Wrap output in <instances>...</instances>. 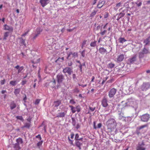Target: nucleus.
Returning <instances> with one entry per match:
<instances>
[{"label":"nucleus","mask_w":150,"mask_h":150,"mask_svg":"<svg viewBox=\"0 0 150 150\" xmlns=\"http://www.w3.org/2000/svg\"><path fill=\"white\" fill-rule=\"evenodd\" d=\"M107 125L108 129H112L115 128L117 123L114 119H110L108 120L107 122Z\"/></svg>","instance_id":"1"},{"label":"nucleus","mask_w":150,"mask_h":150,"mask_svg":"<svg viewBox=\"0 0 150 150\" xmlns=\"http://www.w3.org/2000/svg\"><path fill=\"white\" fill-rule=\"evenodd\" d=\"M150 53L149 50L146 48L145 46L142 51L139 53V57L140 59L143 58L144 57V54H147Z\"/></svg>","instance_id":"2"},{"label":"nucleus","mask_w":150,"mask_h":150,"mask_svg":"<svg viewBox=\"0 0 150 150\" xmlns=\"http://www.w3.org/2000/svg\"><path fill=\"white\" fill-rule=\"evenodd\" d=\"M150 88V83L144 82L141 86L140 89L142 91H146Z\"/></svg>","instance_id":"3"},{"label":"nucleus","mask_w":150,"mask_h":150,"mask_svg":"<svg viewBox=\"0 0 150 150\" xmlns=\"http://www.w3.org/2000/svg\"><path fill=\"white\" fill-rule=\"evenodd\" d=\"M57 82L58 83L57 86H60V84L62 83L64 80L65 79V77L61 73H59L57 76Z\"/></svg>","instance_id":"4"},{"label":"nucleus","mask_w":150,"mask_h":150,"mask_svg":"<svg viewBox=\"0 0 150 150\" xmlns=\"http://www.w3.org/2000/svg\"><path fill=\"white\" fill-rule=\"evenodd\" d=\"M139 118L142 122H146L148 121L150 118V115L147 113L145 114L140 116Z\"/></svg>","instance_id":"5"},{"label":"nucleus","mask_w":150,"mask_h":150,"mask_svg":"<svg viewBox=\"0 0 150 150\" xmlns=\"http://www.w3.org/2000/svg\"><path fill=\"white\" fill-rule=\"evenodd\" d=\"M117 90L114 88L111 89L108 92V96L110 98H113L115 95Z\"/></svg>","instance_id":"6"},{"label":"nucleus","mask_w":150,"mask_h":150,"mask_svg":"<svg viewBox=\"0 0 150 150\" xmlns=\"http://www.w3.org/2000/svg\"><path fill=\"white\" fill-rule=\"evenodd\" d=\"M63 72L64 73H67L69 75H70L73 72L72 68L69 67H66L63 69Z\"/></svg>","instance_id":"7"},{"label":"nucleus","mask_w":150,"mask_h":150,"mask_svg":"<svg viewBox=\"0 0 150 150\" xmlns=\"http://www.w3.org/2000/svg\"><path fill=\"white\" fill-rule=\"evenodd\" d=\"M144 145L145 144L143 141L141 143H139L137 147V150H145V148L144 147Z\"/></svg>","instance_id":"8"},{"label":"nucleus","mask_w":150,"mask_h":150,"mask_svg":"<svg viewBox=\"0 0 150 150\" xmlns=\"http://www.w3.org/2000/svg\"><path fill=\"white\" fill-rule=\"evenodd\" d=\"M108 101L107 98L105 97H104L103 98L102 101V104L103 106L105 108L107 107L108 105Z\"/></svg>","instance_id":"9"},{"label":"nucleus","mask_w":150,"mask_h":150,"mask_svg":"<svg viewBox=\"0 0 150 150\" xmlns=\"http://www.w3.org/2000/svg\"><path fill=\"white\" fill-rule=\"evenodd\" d=\"M40 2L42 7H44L50 3V1L49 0H40Z\"/></svg>","instance_id":"10"},{"label":"nucleus","mask_w":150,"mask_h":150,"mask_svg":"<svg viewBox=\"0 0 150 150\" xmlns=\"http://www.w3.org/2000/svg\"><path fill=\"white\" fill-rule=\"evenodd\" d=\"M75 145L79 148V150H80L81 149V146L83 144L82 142L78 140H76L75 141Z\"/></svg>","instance_id":"11"},{"label":"nucleus","mask_w":150,"mask_h":150,"mask_svg":"<svg viewBox=\"0 0 150 150\" xmlns=\"http://www.w3.org/2000/svg\"><path fill=\"white\" fill-rule=\"evenodd\" d=\"M137 60V56L134 55L132 57L129 59L128 60V62L130 64L134 63Z\"/></svg>","instance_id":"12"},{"label":"nucleus","mask_w":150,"mask_h":150,"mask_svg":"<svg viewBox=\"0 0 150 150\" xmlns=\"http://www.w3.org/2000/svg\"><path fill=\"white\" fill-rule=\"evenodd\" d=\"M125 15V13H120L119 14H117L114 17V18H115L116 16H117L116 20L118 21L120 18L123 17Z\"/></svg>","instance_id":"13"},{"label":"nucleus","mask_w":150,"mask_h":150,"mask_svg":"<svg viewBox=\"0 0 150 150\" xmlns=\"http://www.w3.org/2000/svg\"><path fill=\"white\" fill-rule=\"evenodd\" d=\"M16 106V104L14 101H12L11 102L10 104V109L11 110H13L15 108Z\"/></svg>","instance_id":"14"},{"label":"nucleus","mask_w":150,"mask_h":150,"mask_svg":"<svg viewBox=\"0 0 150 150\" xmlns=\"http://www.w3.org/2000/svg\"><path fill=\"white\" fill-rule=\"evenodd\" d=\"M18 39L19 40V43L20 44V45H24L25 46L26 44L25 43V40L23 39L22 37L18 38Z\"/></svg>","instance_id":"15"},{"label":"nucleus","mask_w":150,"mask_h":150,"mask_svg":"<svg viewBox=\"0 0 150 150\" xmlns=\"http://www.w3.org/2000/svg\"><path fill=\"white\" fill-rule=\"evenodd\" d=\"M99 51V53L102 54H104L105 53L107 52L106 50L103 47L100 48Z\"/></svg>","instance_id":"16"},{"label":"nucleus","mask_w":150,"mask_h":150,"mask_svg":"<svg viewBox=\"0 0 150 150\" xmlns=\"http://www.w3.org/2000/svg\"><path fill=\"white\" fill-rule=\"evenodd\" d=\"M4 30H7L11 31H13V28L12 27H10L6 24L4 25Z\"/></svg>","instance_id":"17"},{"label":"nucleus","mask_w":150,"mask_h":150,"mask_svg":"<svg viewBox=\"0 0 150 150\" xmlns=\"http://www.w3.org/2000/svg\"><path fill=\"white\" fill-rule=\"evenodd\" d=\"M27 120L29 121V122L25 123L24 124V125L21 127L22 128H24L25 127L27 128H29L30 126V122L29 119H27Z\"/></svg>","instance_id":"18"},{"label":"nucleus","mask_w":150,"mask_h":150,"mask_svg":"<svg viewBox=\"0 0 150 150\" xmlns=\"http://www.w3.org/2000/svg\"><path fill=\"white\" fill-rule=\"evenodd\" d=\"M66 112H61L59 113L57 116H56V117H64L66 114Z\"/></svg>","instance_id":"19"},{"label":"nucleus","mask_w":150,"mask_h":150,"mask_svg":"<svg viewBox=\"0 0 150 150\" xmlns=\"http://www.w3.org/2000/svg\"><path fill=\"white\" fill-rule=\"evenodd\" d=\"M38 140L40 141L38 142V148L40 149V146L42 145L43 142V141L42 140V138L40 135H38Z\"/></svg>","instance_id":"20"},{"label":"nucleus","mask_w":150,"mask_h":150,"mask_svg":"<svg viewBox=\"0 0 150 150\" xmlns=\"http://www.w3.org/2000/svg\"><path fill=\"white\" fill-rule=\"evenodd\" d=\"M62 101L61 100H57L54 101V105L55 107H57L59 106L61 104Z\"/></svg>","instance_id":"21"},{"label":"nucleus","mask_w":150,"mask_h":150,"mask_svg":"<svg viewBox=\"0 0 150 150\" xmlns=\"http://www.w3.org/2000/svg\"><path fill=\"white\" fill-rule=\"evenodd\" d=\"M15 68L17 69H18V74H19L20 72H21L24 68L23 67L21 66L20 67L18 65H17V66L15 67Z\"/></svg>","instance_id":"22"},{"label":"nucleus","mask_w":150,"mask_h":150,"mask_svg":"<svg viewBox=\"0 0 150 150\" xmlns=\"http://www.w3.org/2000/svg\"><path fill=\"white\" fill-rule=\"evenodd\" d=\"M105 3V1H102L101 2H99L97 5V7L99 8H101Z\"/></svg>","instance_id":"23"},{"label":"nucleus","mask_w":150,"mask_h":150,"mask_svg":"<svg viewBox=\"0 0 150 150\" xmlns=\"http://www.w3.org/2000/svg\"><path fill=\"white\" fill-rule=\"evenodd\" d=\"M69 53L70 56L72 55V57L74 58L77 57L78 56V53L76 52H69Z\"/></svg>","instance_id":"24"},{"label":"nucleus","mask_w":150,"mask_h":150,"mask_svg":"<svg viewBox=\"0 0 150 150\" xmlns=\"http://www.w3.org/2000/svg\"><path fill=\"white\" fill-rule=\"evenodd\" d=\"M13 147L15 149V150H20L21 149L19 144H18L16 143L14 144Z\"/></svg>","instance_id":"25"},{"label":"nucleus","mask_w":150,"mask_h":150,"mask_svg":"<svg viewBox=\"0 0 150 150\" xmlns=\"http://www.w3.org/2000/svg\"><path fill=\"white\" fill-rule=\"evenodd\" d=\"M124 58V55L123 54H121L118 57L117 61L118 62H121L123 60Z\"/></svg>","instance_id":"26"},{"label":"nucleus","mask_w":150,"mask_h":150,"mask_svg":"<svg viewBox=\"0 0 150 150\" xmlns=\"http://www.w3.org/2000/svg\"><path fill=\"white\" fill-rule=\"evenodd\" d=\"M16 144H22L23 143V141L22 139L19 137L16 139Z\"/></svg>","instance_id":"27"},{"label":"nucleus","mask_w":150,"mask_h":150,"mask_svg":"<svg viewBox=\"0 0 150 150\" xmlns=\"http://www.w3.org/2000/svg\"><path fill=\"white\" fill-rule=\"evenodd\" d=\"M134 102L131 100H129V101L126 103V105L127 106H131L132 107H133V104Z\"/></svg>","instance_id":"28"},{"label":"nucleus","mask_w":150,"mask_h":150,"mask_svg":"<svg viewBox=\"0 0 150 150\" xmlns=\"http://www.w3.org/2000/svg\"><path fill=\"white\" fill-rule=\"evenodd\" d=\"M150 39V35L147 38H146L144 41V43H145V46L148 45L149 43V40Z\"/></svg>","instance_id":"29"},{"label":"nucleus","mask_w":150,"mask_h":150,"mask_svg":"<svg viewBox=\"0 0 150 150\" xmlns=\"http://www.w3.org/2000/svg\"><path fill=\"white\" fill-rule=\"evenodd\" d=\"M9 33L8 32H5L4 33V38L3 40H6L7 39V38L9 36Z\"/></svg>","instance_id":"30"},{"label":"nucleus","mask_w":150,"mask_h":150,"mask_svg":"<svg viewBox=\"0 0 150 150\" xmlns=\"http://www.w3.org/2000/svg\"><path fill=\"white\" fill-rule=\"evenodd\" d=\"M118 40L119 42L121 43H123V42L127 41V40L124 38L121 37L119 38Z\"/></svg>","instance_id":"31"},{"label":"nucleus","mask_w":150,"mask_h":150,"mask_svg":"<svg viewBox=\"0 0 150 150\" xmlns=\"http://www.w3.org/2000/svg\"><path fill=\"white\" fill-rule=\"evenodd\" d=\"M119 113V119H120L122 117H124V114L121 111L120 112L119 111H118Z\"/></svg>","instance_id":"32"},{"label":"nucleus","mask_w":150,"mask_h":150,"mask_svg":"<svg viewBox=\"0 0 150 150\" xmlns=\"http://www.w3.org/2000/svg\"><path fill=\"white\" fill-rule=\"evenodd\" d=\"M43 127V129H44L45 132H46V126L45 125L44 122L43 121L41 125L39 126V127Z\"/></svg>","instance_id":"33"},{"label":"nucleus","mask_w":150,"mask_h":150,"mask_svg":"<svg viewBox=\"0 0 150 150\" xmlns=\"http://www.w3.org/2000/svg\"><path fill=\"white\" fill-rule=\"evenodd\" d=\"M50 83H52V88H54L55 87L56 83L55 80L54 79H53L52 81L50 82Z\"/></svg>","instance_id":"34"},{"label":"nucleus","mask_w":150,"mask_h":150,"mask_svg":"<svg viewBox=\"0 0 150 150\" xmlns=\"http://www.w3.org/2000/svg\"><path fill=\"white\" fill-rule=\"evenodd\" d=\"M97 41H95L93 42H91L90 44V46L92 47H95L96 45Z\"/></svg>","instance_id":"35"},{"label":"nucleus","mask_w":150,"mask_h":150,"mask_svg":"<svg viewBox=\"0 0 150 150\" xmlns=\"http://www.w3.org/2000/svg\"><path fill=\"white\" fill-rule=\"evenodd\" d=\"M115 65L114 64H113L112 63H109L108 64V67L109 68L112 69L114 67Z\"/></svg>","instance_id":"36"},{"label":"nucleus","mask_w":150,"mask_h":150,"mask_svg":"<svg viewBox=\"0 0 150 150\" xmlns=\"http://www.w3.org/2000/svg\"><path fill=\"white\" fill-rule=\"evenodd\" d=\"M71 120H72V122H71L72 124V125L73 126H75L76 124V121L75 120V119L74 118L72 117L71 118Z\"/></svg>","instance_id":"37"},{"label":"nucleus","mask_w":150,"mask_h":150,"mask_svg":"<svg viewBox=\"0 0 150 150\" xmlns=\"http://www.w3.org/2000/svg\"><path fill=\"white\" fill-rule=\"evenodd\" d=\"M64 58L62 57L61 58L59 57L55 61L56 62H57L58 61H60V62H62L64 60Z\"/></svg>","instance_id":"38"},{"label":"nucleus","mask_w":150,"mask_h":150,"mask_svg":"<svg viewBox=\"0 0 150 150\" xmlns=\"http://www.w3.org/2000/svg\"><path fill=\"white\" fill-rule=\"evenodd\" d=\"M20 90L19 89H15L14 93L16 96H17L19 93Z\"/></svg>","instance_id":"39"},{"label":"nucleus","mask_w":150,"mask_h":150,"mask_svg":"<svg viewBox=\"0 0 150 150\" xmlns=\"http://www.w3.org/2000/svg\"><path fill=\"white\" fill-rule=\"evenodd\" d=\"M16 117L17 119L20 120H21L22 122H23L24 121V119L23 118V117L22 116H16Z\"/></svg>","instance_id":"40"},{"label":"nucleus","mask_w":150,"mask_h":150,"mask_svg":"<svg viewBox=\"0 0 150 150\" xmlns=\"http://www.w3.org/2000/svg\"><path fill=\"white\" fill-rule=\"evenodd\" d=\"M69 107L71 108V110H72V112L73 113H75L76 110L74 109V108L72 106L69 105Z\"/></svg>","instance_id":"41"},{"label":"nucleus","mask_w":150,"mask_h":150,"mask_svg":"<svg viewBox=\"0 0 150 150\" xmlns=\"http://www.w3.org/2000/svg\"><path fill=\"white\" fill-rule=\"evenodd\" d=\"M16 81H11L10 82V84L12 85L13 86H14L16 85Z\"/></svg>","instance_id":"42"},{"label":"nucleus","mask_w":150,"mask_h":150,"mask_svg":"<svg viewBox=\"0 0 150 150\" xmlns=\"http://www.w3.org/2000/svg\"><path fill=\"white\" fill-rule=\"evenodd\" d=\"M76 111L78 112H79L80 111L81 108L80 106L79 105H78L76 106Z\"/></svg>","instance_id":"43"},{"label":"nucleus","mask_w":150,"mask_h":150,"mask_svg":"<svg viewBox=\"0 0 150 150\" xmlns=\"http://www.w3.org/2000/svg\"><path fill=\"white\" fill-rule=\"evenodd\" d=\"M96 12H97L95 10L94 11H93L91 13V16H91V17H93L96 14Z\"/></svg>","instance_id":"44"},{"label":"nucleus","mask_w":150,"mask_h":150,"mask_svg":"<svg viewBox=\"0 0 150 150\" xmlns=\"http://www.w3.org/2000/svg\"><path fill=\"white\" fill-rule=\"evenodd\" d=\"M85 50H83L81 53V55L83 57H84L85 56Z\"/></svg>","instance_id":"45"},{"label":"nucleus","mask_w":150,"mask_h":150,"mask_svg":"<svg viewBox=\"0 0 150 150\" xmlns=\"http://www.w3.org/2000/svg\"><path fill=\"white\" fill-rule=\"evenodd\" d=\"M114 81V79L112 78L107 81L106 83H110Z\"/></svg>","instance_id":"46"},{"label":"nucleus","mask_w":150,"mask_h":150,"mask_svg":"<svg viewBox=\"0 0 150 150\" xmlns=\"http://www.w3.org/2000/svg\"><path fill=\"white\" fill-rule=\"evenodd\" d=\"M79 139V135L78 134H76L75 137V141L78 140Z\"/></svg>","instance_id":"47"},{"label":"nucleus","mask_w":150,"mask_h":150,"mask_svg":"<svg viewBox=\"0 0 150 150\" xmlns=\"http://www.w3.org/2000/svg\"><path fill=\"white\" fill-rule=\"evenodd\" d=\"M106 32L107 30H105L103 31L100 32V33L102 35H103Z\"/></svg>","instance_id":"48"},{"label":"nucleus","mask_w":150,"mask_h":150,"mask_svg":"<svg viewBox=\"0 0 150 150\" xmlns=\"http://www.w3.org/2000/svg\"><path fill=\"white\" fill-rule=\"evenodd\" d=\"M102 126V124L101 123H99L97 125V126L96 127L97 128H100Z\"/></svg>","instance_id":"49"},{"label":"nucleus","mask_w":150,"mask_h":150,"mask_svg":"<svg viewBox=\"0 0 150 150\" xmlns=\"http://www.w3.org/2000/svg\"><path fill=\"white\" fill-rule=\"evenodd\" d=\"M70 103L72 104H75L76 103V102L73 99H71L70 100Z\"/></svg>","instance_id":"50"},{"label":"nucleus","mask_w":150,"mask_h":150,"mask_svg":"<svg viewBox=\"0 0 150 150\" xmlns=\"http://www.w3.org/2000/svg\"><path fill=\"white\" fill-rule=\"evenodd\" d=\"M38 78L39 80V82H40L41 81L42 79L41 78V76L39 74V71H38Z\"/></svg>","instance_id":"51"},{"label":"nucleus","mask_w":150,"mask_h":150,"mask_svg":"<svg viewBox=\"0 0 150 150\" xmlns=\"http://www.w3.org/2000/svg\"><path fill=\"white\" fill-rule=\"evenodd\" d=\"M146 126V125H143L140 126L139 128V129L140 130L142 129H143Z\"/></svg>","instance_id":"52"},{"label":"nucleus","mask_w":150,"mask_h":150,"mask_svg":"<svg viewBox=\"0 0 150 150\" xmlns=\"http://www.w3.org/2000/svg\"><path fill=\"white\" fill-rule=\"evenodd\" d=\"M74 92L76 93H78L79 92V91L77 88H75L74 90Z\"/></svg>","instance_id":"53"},{"label":"nucleus","mask_w":150,"mask_h":150,"mask_svg":"<svg viewBox=\"0 0 150 150\" xmlns=\"http://www.w3.org/2000/svg\"><path fill=\"white\" fill-rule=\"evenodd\" d=\"M78 67L80 69V71L81 72L82 71V66L81 65V64H79V65L78 66Z\"/></svg>","instance_id":"54"},{"label":"nucleus","mask_w":150,"mask_h":150,"mask_svg":"<svg viewBox=\"0 0 150 150\" xmlns=\"http://www.w3.org/2000/svg\"><path fill=\"white\" fill-rule=\"evenodd\" d=\"M120 120H121L122 121H125V122H126V117H125L124 116L123 117H122V118H121V119H120Z\"/></svg>","instance_id":"55"},{"label":"nucleus","mask_w":150,"mask_h":150,"mask_svg":"<svg viewBox=\"0 0 150 150\" xmlns=\"http://www.w3.org/2000/svg\"><path fill=\"white\" fill-rule=\"evenodd\" d=\"M5 81V79L1 80L0 81L1 84L2 85L4 84Z\"/></svg>","instance_id":"56"},{"label":"nucleus","mask_w":150,"mask_h":150,"mask_svg":"<svg viewBox=\"0 0 150 150\" xmlns=\"http://www.w3.org/2000/svg\"><path fill=\"white\" fill-rule=\"evenodd\" d=\"M73 64L72 62L71 61L70 62H69L68 64V66L69 67H71Z\"/></svg>","instance_id":"57"},{"label":"nucleus","mask_w":150,"mask_h":150,"mask_svg":"<svg viewBox=\"0 0 150 150\" xmlns=\"http://www.w3.org/2000/svg\"><path fill=\"white\" fill-rule=\"evenodd\" d=\"M90 110L92 111H93L95 109V108H92L90 107H89Z\"/></svg>","instance_id":"58"},{"label":"nucleus","mask_w":150,"mask_h":150,"mask_svg":"<svg viewBox=\"0 0 150 150\" xmlns=\"http://www.w3.org/2000/svg\"><path fill=\"white\" fill-rule=\"evenodd\" d=\"M68 140L70 142V143L72 145L73 144V141L71 139H70L69 137H68Z\"/></svg>","instance_id":"59"},{"label":"nucleus","mask_w":150,"mask_h":150,"mask_svg":"<svg viewBox=\"0 0 150 150\" xmlns=\"http://www.w3.org/2000/svg\"><path fill=\"white\" fill-rule=\"evenodd\" d=\"M96 125V122L95 121H94L93 122V128L94 129H96L97 127Z\"/></svg>","instance_id":"60"},{"label":"nucleus","mask_w":150,"mask_h":150,"mask_svg":"<svg viewBox=\"0 0 150 150\" xmlns=\"http://www.w3.org/2000/svg\"><path fill=\"white\" fill-rule=\"evenodd\" d=\"M28 31H27L25 32V33L21 35V36L22 37H25V35L28 34Z\"/></svg>","instance_id":"61"},{"label":"nucleus","mask_w":150,"mask_h":150,"mask_svg":"<svg viewBox=\"0 0 150 150\" xmlns=\"http://www.w3.org/2000/svg\"><path fill=\"white\" fill-rule=\"evenodd\" d=\"M136 4L138 6H140L142 5V3L141 2H139L138 3H136Z\"/></svg>","instance_id":"62"},{"label":"nucleus","mask_w":150,"mask_h":150,"mask_svg":"<svg viewBox=\"0 0 150 150\" xmlns=\"http://www.w3.org/2000/svg\"><path fill=\"white\" fill-rule=\"evenodd\" d=\"M27 81H23L21 82V84L22 85H24L26 83Z\"/></svg>","instance_id":"63"},{"label":"nucleus","mask_w":150,"mask_h":150,"mask_svg":"<svg viewBox=\"0 0 150 150\" xmlns=\"http://www.w3.org/2000/svg\"><path fill=\"white\" fill-rule=\"evenodd\" d=\"M86 42H87L86 40H84L83 41L82 43V44L83 45H86Z\"/></svg>","instance_id":"64"}]
</instances>
